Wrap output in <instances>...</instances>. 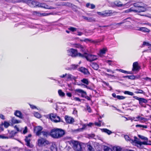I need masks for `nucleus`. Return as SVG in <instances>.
<instances>
[{"mask_svg": "<svg viewBox=\"0 0 151 151\" xmlns=\"http://www.w3.org/2000/svg\"><path fill=\"white\" fill-rule=\"evenodd\" d=\"M29 105L31 107L32 109H35L36 108V107L33 105H31L30 104H29Z\"/></svg>", "mask_w": 151, "mask_h": 151, "instance_id": "774afa93", "label": "nucleus"}, {"mask_svg": "<svg viewBox=\"0 0 151 151\" xmlns=\"http://www.w3.org/2000/svg\"><path fill=\"white\" fill-rule=\"evenodd\" d=\"M66 76H67L68 79H71L72 78L74 79L75 78L73 76L69 74H67Z\"/></svg>", "mask_w": 151, "mask_h": 151, "instance_id": "79ce46f5", "label": "nucleus"}, {"mask_svg": "<svg viewBox=\"0 0 151 151\" xmlns=\"http://www.w3.org/2000/svg\"><path fill=\"white\" fill-rule=\"evenodd\" d=\"M77 91L80 93H84L86 95V92L80 89H78L77 90Z\"/></svg>", "mask_w": 151, "mask_h": 151, "instance_id": "a18cd8bd", "label": "nucleus"}, {"mask_svg": "<svg viewBox=\"0 0 151 151\" xmlns=\"http://www.w3.org/2000/svg\"><path fill=\"white\" fill-rule=\"evenodd\" d=\"M138 30L142 31V32H149L150 30L147 28L145 27H141L139 28Z\"/></svg>", "mask_w": 151, "mask_h": 151, "instance_id": "6ab92c4d", "label": "nucleus"}, {"mask_svg": "<svg viewBox=\"0 0 151 151\" xmlns=\"http://www.w3.org/2000/svg\"><path fill=\"white\" fill-rule=\"evenodd\" d=\"M124 138L127 141H129L131 143L133 142V140L131 139L127 135H125Z\"/></svg>", "mask_w": 151, "mask_h": 151, "instance_id": "bb28decb", "label": "nucleus"}, {"mask_svg": "<svg viewBox=\"0 0 151 151\" xmlns=\"http://www.w3.org/2000/svg\"><path fill=\"white\" fill-rule=\"evenodd\" d=\"M56 115L53 114H51L50 115V118L52 121H53L56 116Z\"/></svg>", "mask_w": 151, "mask_h": 151, "instance_id": "72a5a7b5", "label": "nucleus"}, {"mask_svg": "<svg viewBox=\"0 0 151 151\" xmlns=\"http://www.w3.org/2000/svg\"><path fill=\"white\" fill-rule=\"evenodd\" d=\"M136 127H142L143 128H147V126L146 125H142L139 124H137L136 125Z\"/></svg>", "mask_w": 151, "mask_h": 151, "instance_id": "8fccbe9b", "label": "nucleus"}, {"mask_svg": "<svg viewBox=\"0 0 151 151\" xmlns=\"http://www.w3.org/2000/svg\"><path fill=\"white\" fill-rule=\"evenodd\" d=\"M126 77H127L129 79H134L135 78V76L133 75L130 76H127Z\"/></svg>", "mask_w": 151, "mask_h": 151, "instance_id": "603ef678", "label": "nucleus"}, {"mask_svg": "<svg viewBox=\"0 0 151 151\" xmlns=\"http://www.w3.org/2000/svg\"><path fill=\"white\" fill-rule=\"evenodd\" d=\"M125 118L127 120H131L132 122L133 121V119H134V120L135 119V117H133V118H131V117H129L128 118Z\"/></svg>", "mask_w": 151, "mask_h": 151, "instance_id": "13d9d810", "label": "nucleus"}, {"mask_svg": "<svg viewBox=\"0 0 151 151\" xmlns=\"http://www.w3.org/2000/svg\"><path fill=\"white\" fill-rule=\"evenodd\" d=\"M73 4L72 3L70 2H63L61 4L59 5V6H65L70 7L72 6Z\"/></svg>", "mask_w": 151, "mask_h": 151, "instance_id": "aec40b11", "label": "nucleus"}, {"mask_svg": "<svg viewBox=\"0 0 151 151\" xmlns=\"http://www.w3.org/2000/svg\"><path fill=\"white\" fill-rule=\"evenodd\" d=\"M83 55V57H85L88 61L90 62L95 60L97 58L96 56L88 54L86 53H84Z\"/></svg>", "mask_w": 151, "mask_h": 151, "instance_id": "423d86ee", "label": "nucleus"}, {"mask_svg": "<svg viewBox=\"0 0 151 151\" xmlns=\"http://www.w3.org/2000/svg\"><path fill=\"white\" fill-rule=\"evenodd\" d=\"M41 134L43 136L47 137V133L46 132H42Z\"/></svg>", "mask_w": 151, "mask_h": 151, "instance_id": "bf43d9fd", "label": "nucleus"}, {"mask_svg": "<svg viewBox=\"0 0 151 151\" xmlns=\"http://www.w3.org/2000/svg\"><path fill=\"white\" fill-rule=\"evenodd\" d=\"M78 66V65H72L71 66L70 68H68L67 70L74 69L77 68Z\"/></svg>", "mask_w": 151, "mask_h": 151, "instance_id": "7c9ffc66", "label": "nucleus"}, {"mask_svg": "<svg viewBox=\"0 0 151 151\" xmlns=\"http://www.w3.org/2000/svg\"><path fill=\"white\" fill-rule=\"evenodd\" d=\"M139 68L137 62H135L133 63L132 70H137Z\"/></svg>", "mask_w": 151, "mask_h": 151, "instance_id": "ddd939ff", "label": "nucleus"}, {"mask_svg": "<svg viewBox=\"0 0 151 151\" xmlns=\"http://www.w3.org/2000/svg\"><path fill=\"white\" fill-rule=\"evenodd\" d=\"M138 136L142 140H147L148 139L147 138L141 135H138Z\"/></svg>", "mask_w": 151, "mask_h": 151, "instance_id": "c03bdc74", "label": "nucleus"}, {"mask_svg": "<svg viewBox=\"0 0 151 151\" xmlns=\"http://www.w3.org/2000/svg\"><path fill=\"white\" fill-rule=\"evenodd\" d=\"M68 29L73 32L76 31L77 30V29L76 28L72 27H70L68 28Z\"/></svg>", "mask_w": 151, "mask_h": 151, "instance_id": "de8ad7c7", "label": "nucleus"}, {"mask_svg": "<svg viewBox=\"0 0 151 151\" xmlns=\"http://www.w3.org/2000/svg\"><path fill=\"white\" fill-rule=\"evenodd\" d=\"M75 47H82V46L80 45L79 44H77L75 45Z\"/></svg>", "mask_w": 151, "mask_h": 151, "instance_id": "0e129e2a", "label": "nucleus"}, {"mask_svg": "<svg viewBox=\"0 0 151 151\" xmlns=\"http://www.w3.org/2000/svg\"><path fill=\"white\" fill-rule=\"evenodd\" d=\"M106 70L108 72H111L113 73H114V71H112L110 69H106Z\"/></svg>", "mask_w": 151, "mask_h": 151, "instance_id": "69168bd1", "label": "nucleus"}, {"mask_svg": "<svg viewBox=\"0 0 151 151\" xmlns=\"http://www.w3.org/2000/svg\"><path fill=\"white\" fill-rule=\"evenodd\" d=\"M42 127L40 126H38L35 127L34 132L37 135L39 136L41 134Z\"/></svg>", "mask_w": 151, "mask_h": 151, "instance_id": "1a4fd4ad", "label": "nucleus"}, {"mask_svg": "<svg viewBox=\"0 0 151 151\" xmlns=\"http://www.w3.org/2000/svg\"><path fill=\"white\" fill-rule=\"evenodd\" d=\"M65 134L64 131L59 129H54L51 130L50 133L51 136L55 138H59Z\"/></svg>", "mask_w": 151, "mask_h": 151, "instance_id": "f03ea898", "label": "nucleus"}, {"mask_svg": "<svg viewBox=\"0 0 151 151\" xmlns=\"http://www.w3.org/2000/svg\"><path fill=\"white\" fill-rule=\"evenodd\" d=\"M107 50L106 48H104L100 50V55L105 54Z\"/></svg>", "mask_w": 151, "mask_h": 151, "instance_id": "f704fd0d", "label": "nucleus"}, {"mask_svg": "<svg viewBox=\"0 0 151 151\" xmlns=\"http://www.w3.org/2000/svg\"><path fill=\"white\" fill-rule=\"evenodd\" d=\"M86 127V126L85 125H83V127L81 128H79L78 129H76L74 130H73V132H81L83 131V129H84Z\"/></svg>", "mask_w": 151, "mask_h": 151, "instance_id": "393cba45", "label": "nucleus"}, {"mask_svg": "<svg viewBox=\"0 0 151 151\" xmlns=\"http://www.w3.org/2000/svg\"><path fill=\"white\" fill-rule=\"evenodd\" d=\"M65 119L66 122L71 124L74 121V119L71 117L66 116H65Z\"/></svg>", "mask_w": 151, "mask_h": 151, "instance_id": "9d476101", "label": "nucleus"}, {"mask_svg": "<svg viewBox=\"0 0 151 151\" xmlns=\"http://www.w3.org/2000/svg\"><path fill=\"white\" fill-rule=\"evenodd\" d=\"M97 13L99 15H101V16H103V17H104V12H97Z\"/></svg>", "mask_w": 151, "mask_h": 151, "instance_id": "052dcab7", "label": "nucleus"}, {"mask_svg": "<svg viewBox=\"0 0 151 151\" xmlns=\"http://www.w3.org/2000/svg\"><path fill=\"white\" fill-rule=\"evenodd\" d=\"M131 20V19L130 18H127L124 20L122 21V22H119V23H117V25H118V26H119L121 25V24H122L124 23H125L128 22H130V21Z\"/></svg>", "mask_w": 151, "mask_h": 151, "instance_id": "2eb2a0df", "label": "nucleus"}, {"mask_svg": "<svg viewBox=\"0 0 151 151\" xmlns=\"http://www.w3.org/2000/svg\"><path fill=\"white\" fill-rule=\"evenodd\" d=\"M82 96L83 97H84L86 99H87L88 100H91L90 98L88 96H83V95Z\"/></svg>", "mask_w": 151, "mask_h": 151, "instance_id": "338daca9", "label": "nucleus"}, {"mask_svg": "<svg viewBox=\"0 0 151 151\" xmlns=\"http://www.w3.org/2000/svg\"><path fill=\"white\" fill-rule=\"evenodd\" d=\"M73 146V148L76 151H81L83 144L78 141L72 140L71 142Z\"/></svg>", "mask_w": 151, "mask_h": 151, "instance_id": "20e7f679", "label": "nucleus"}, {"mask_svg": "<svg viewBox=\"0 0 151 151\" xmlns=\"http://www.w3.org/2000/svg\"><path fill=\"white\" fill-rule=\"evenodd\" d=\"M151 44H150L148 42H144L142 44V46L144 47V46L146 45L149 47L150 46Z\"/></svg>", "mask_w": 151, "mask_h": 151, "instance_id": "37998d69", "label": "nucleus"}, {"mask_svg": "<svg viewBox=\"0 0 151 151\" xmlns=\"http://www.w3.org/2000/svg\"><path fill=\"white\" fill-rule=\"evenodd\" d=\"M104 16H110L112 15V13L111 11H109L107 12H104Z\"/></svg>", "mask_w": 151, "mask_h": 151, "instance_id": "a878e982", "label": "nucleus"}, {"mask_svg": "<svg viewBox=\"0 0 151 151\" xmlns=\"http://www.w3.org/2000/svg\"><path fill=\"white\" fill-rule=\"evenodd\" d=\"M14 114L16 116L21 119H22L23 116L21 112L18 110L16 111L14 113Z\"/></svg>", "mask_w": 151, "mask_h": 151, "instance_id": "f8f14e48", "label": "nucleus"}, {"mask_svg": "<svg viewBox=\"0 0 151 151\" xmlns=\"http://www.w3.org/2000/svg\"><path fill=\"white\" fill-rule=\"evenodd\" d=\"M34 116L38 118H39L41 117L40 114L37 112H35L34 113Z\"/></svg>", "mask_w": 151, "mask_h": 151, "instance_id": "ea45409f", "label": "nucleus"}, {"mask_svg": "<svg viewBox=\"0 0 151 151\" xmlns=\"http://www.w3.org/2000/svg\"><path fill=\"white\" fill-rule=\"evenodd\" d=\"M104 151H113L112 149L107 146H105L104 147Z\"/></svg>", "mask_w": 151, "mask_h": 151, "instance_id": "2f4dec72", "label": "nucleus"}, {"mask_svg": "<svg viewBox=\"0 0 151 151\" xmlns=\"http://www.w3.org/2000/svg\"><path fill=\"white\" fill-rule=\"evenodd\" d=\"M28 3L30 6L32 7L38 6L48 9H55L53 7L50 6L45 4L40 3L36 1L30 0L29 1Z\"/></svg>", "mask_w": 151, "mask_h": 151, "instance_id": "f257e3e1", "label": "nucleus"}, {"mask_svg": "<svg viewBox=\"0 0 151 151\" xmlns=\"http://www.w3.org/2000/svg\"><path fill=\"white\" fill-rule=\"evenodd\" d=\"M134 121H141L142 122H145L147 121V119L143 117H141L140 116H138L135 118V119Z\"/></svg>", "mask_w": 151, "mask_h": 151, "instance_id": "dca6fc26", "label": "nucleus"}, {"mask_svg": "<svg viewBox=\"0 0 151 151\" xmlns=\"http://www.w3.org/2000/svg\"><path fill=\"white\" fill-rule=\"evenodd\" d=\"M51 14V13L48 14V13H42V14L40 13L39 16L41 17V16H46L49 15Z\"/></svg>", "mask_w": 151, "mask_h": 151, "instance_id": "49530a36", "label": "nucleus"}, {"mask_svg": "<svg viewBox=\"0 0 151 151\" xmlns=\"http://www.w3.org/2000/svg\"><path fill=\"white\" fill-rule=\"evenodd\" d=\"M27 127H25L24 128V130L23 131V133L24 134H26L27 132Z\"/></svg>", "mask_w": 151, "mask_h": 151, "instance_id": "6e6d98bb", "label": "nucleus"}, {"mask_svg": "<svg viewBox=\"0 0 151 151\" xmlns=\"http://www.w3.org/2000/svg\"><path fill=\"white\" fill-rule=\"evenodd\" d=\"M134 142L140 145H141V142L139 140H136L135 139L133 141V142Z\"/></svg>", "mask_w": 151, "mask_h": 151, "instance_id": "3c124183", "label": "nucleus"}, {"mask_svg": "<svg viewBox=\"0 0 151 151\" xmlns=\"http://www.w3.org/2000/svg\"><path fill=\"white\" fill-rule=\"evenodd\" d=\"M135 9L133 7L131 8L130 9V11H133L135 13L144 12L146 11V9L143 6V4L142 3L137 2L133 4Z\"/></svg>", "mask_w": 151, "mask_h": 151, "instance_id": "7ed1b4c3", "label": "nucleus"}, {"mask_svg": "<svg viewBox=\"0 0 151 151\" xmlns=\"http://www.w3.org/2000/svg\"><path fill=\"white\" fill-rule=\"evenodd\" d=\"M74 99L76 101H81V99L78 97H75Z\"/></svg>", "mask_w": 151, "mask_h": 151, "instance_id": "680f3d73", "label": "nucleus"}, {"mask_svg": "<svg viewBox=\"0 0 151 151\" xmlns=\"http://www.w3.org/2000/svg\"><path fill=\"white\" fill-rule=\"evenodd\" d=\"M87 110L89 112H91V109L90 107L88 105H87Z\"/></svg>", "mask_w": 151, "mask_h": 151, "instance_id": "4d7b16f0", "label": "nucleus"}, {"mask_svg": "<svg viewBox=\"0 0 151 151\" xmlns=\"http://www.w3.org/2000/svg\"><path fill=\"white\" fill-rule=\"evenodd\" d=\"M133 98L136 99L138 100L139 104L142 106L143 103H146L147 102V100L143 98H139L137 96H134Z\"/></svg>", "mask_w": 151, "mask_h": 151, "instance_id": "0eeeda50", "label": "nucleus"}, {"mask_svg": "<svg viewBox=\"0 0 151 151\" xmlns=\"http://www.w3.org/2000/svg\"><path fill=\"white\" fill-rule=\"evenodd\" d=\"M114 4L118 7H122L123 6L125 5V4H122L120 1H115L114 2Z\"/></svg>", "mask_w": 151, "mask_h": 151, "instance_id": "f3484780", "label": "nucleus"}, {"mask_svg": "<svg viewBox=\"0 0 151 151\" xmlns=\"http://www.w3.org/2000/svg\"><path fill=\"white\" fill-rule=\"evenodd\" d=\"M92 68L95 70H97L99 68L98 65L96 63H93L91 65Z\"/></svg>", "mask_w": 151, "mask_h": 151, "instance_id": "b1692460", "label": "nucleus"}, {"mask_svg": "<svg viewBox=\"0 0 151 151\" xmlns=\"http://www.w3.org/2000/svg\"><path fill=\"white\" fill-rule=\"evenodd\" d=\"M31 137V135L29 134L28 136L26 137L25 140L26 143V145L30 147H31L32 146L30 145V137Z\"/></svg>", "mask_w": 151, "mask_h": 151, "instance_id": "9b49d317", "label": "nucleus"}, {"mask_svg": "<svg viewBox=\"0 0 151 151\" xmlns=\"http://www.w3.org/2000/svg\"><path fill=\"white\" fill-rule=\"evenodd\" d=\"M33 14L34 15H37L39 16L40 13L37 11H34L33 12Z\"/></svg>", "mask_w": 151, "mask_h": 151, "instance_id": "5fc2aeb1", "label": "nucleus"}, {"mask_svg": "<svg viewBox=\"0 0 151 151\" xmlns=\"http://www.w3.org/2000/svg\"><path fill=\"white\" fill-rule=\"evenodd\" d=\"M67 53L69 56L72 57H76L79 56L81 57H83V55L80 53H78L77 50L73 48L67 50Z\"/></svg>", "mask_w": 151, "mask_h": 151, "instance_id": "39448f33", "label": "nucleus"}, {"mask_svg": "<svg viewBox=\"0 0 151 151\" xmlns=\"http://www.w3.org/2000/svg\"><path fill=\"white\" fill-rule=\"evenodd\" d=\"M87 147L89 151H94V149L93 147L90 145H88Z\"/></svg>", "mask_w": 151, "mask_h": 151, "instance_id": "473e14b6", "label": "nucleus"}, {"mask_svg": "<svg viewBox=\"0 0 151 151\" xmlns=\"http://www.w3.org/2000/svg\"><path fill=\"white\" fill-rule=\"evenodd\" d=\"M82 17L84 19L87 20L88 22H95V19L92 17H88L84 16Z\"/></svg>", "mask_w": 151, "mask_h": 151, "instance_id": "a211bd4d", "label": "nucleus"}, {"mask_svg": "<svg viewBox=\"0 0 151 151\" xmlns=\"http://www.w3.org/2000/svg\"><path fill=\"white\" fill-rule=\"evenodd\" d=\"M53 121L55 122H59L60 121V118L58 116H56Z\"/></svg>", "mask_w": 151, "mask_h": 151, "instance_id": "58836bf2", "label": "nucleus"}, {"mask_svg": "<svg viewBox=\"0 0 151 151\" xmlns=\"http://www.w3.org/2000/svg\"><path fill=\"white\" fill-rule=\"evenodd\" d=\"M81 81L82 82L87 85L88 84L89 82L88 79H87L84 78L83 79L81 80Z\"/></svg>", "mask_w": 151, "mask_h": 151, "instance_id": "c756f323", "label": "nucleus"}, {"mask_svg": "<svg viewBox=\"0 0 151 151\" xmlns=\"http://www.w3.org/2000/svg\"><path fill=\"white\" fill-rule=\"evenodd\" d=\"M38 142L40 145H48L50 143L48 141L43 138L39 139Z\"/></svg>", "mask_w": 151, "mask_h": 151, "instance_id": "6e6552de", "label": "nucleus"}, {"mask_svg": "<svg viewBox=\"0 0 151 151\" xmlns=\"http://www.w3.org/2000/svg\"><path fill=\"white\" fill-rule=\"evenodd\" d=\"M50 148L52 151H57V148L55 142H52L51 143Z\"/></svg>", "mask_w": 151, "mask_h": 151, "instance_id": "4468645a", "label": "nucleus"}, {"mask_svg": "<svg viewBox=\"0 0 151 151\" xmlns=\"http://www.w3.org/2000/svg\"><path fill=\"white\" fill-rule=\"evenodd\" d=\"M135 93H144V92L141 90L138 89L137 91H136Z\"/></svg>", "mask_w": 151, "mask_h": 151, "instance_id": "864d4df0", "label": "nucleus"}, {"mask_svg": "<svg viewBox=\"0 0 151 151\" xmlns=\"http://www.w3.org/2000/svg\"><path fill=\"white\" fill-rule=\"evenodd\" d=\"M12 123L15 124L20 123L21 122V121L18 120L15 118L13 117L12 119Z\"/></svg>", "mask_w": 151, "mask_h": 151, "instance_id": "5701e85b", "label": "nucleus"}, {"mask_svg": "<svg viewBox=\"0 0 151 151\" xmlns=\"http://www.w3.org/2000/svg\"><path fill=\"white\" fill-rule=\"evenodd\" d=\"M86 6L88 8H90L91 9H94L95 7V6L93 4H90L89 3H87L86 4Z\"/></svg>", "mask_w": 151, "mask_h": 151, "instance_id": "412c9836", "label": "nucleus"}, {"mask_svg": "<svg viewBox=\"0 0 151 151\" xmlns=\"http://www.w3.org/2000/svg\"><path fill=\"white\" fill-rule=\"evenodd\" d=\"M103 131L104 132L108 134H110L112 133V132L111 131L106 129H103Z\"/></svg>", "mask_w": 151, "mask_h": 151, "instance_id": "e433bc0d", "label": "nucleus"}, {"mask_svg": "<svg viewBox=\"0 0 151 151\" xmlns=\"http://www.w3.org/2000/svg\"><path fill=\"white\" fill-rule=\"evenodd\" d=\"M125 97L123 96H117L116 98L119 100L121 99H124L125 98Z\"/></svg>", "mask_w": 151, "mask_h": 151, "instance_id": "09e8293b", "label": "nucleus"}, {"mask_svg": "<svg viewBox=\"0 0 151 151\" xmlns=\"http://www.w3.org/2000/svg\"><path fill=\"white\" fill-rule=\"evenodd\" d=\"M124 93L125 94H128L131 96H133L134 95V93L133 92H130L128 91H125L124 92Z\"/></svg>", "mask_w": 151, "mask_h": 151, "instance_id": "4c0bfd02", "label": "nucleus"}, {"mask_svg": "<svg viewBox=\"0 0 151 151\" xmlns=\"http://www.w3.org/2000/svg\"><path fill=\"white\" fill-rule=\"evenodd\" d=\"M80 70L81 71L85 74H87L89 73L87 69L84 68H81Z\"/></svg>", "mask_w": 151, "mask_h": 151, "instance_id": "cd10ccee", "label": "nucleus"}, {"mask_svg": "<svg viewBox=\"0 0 151 151\" xmlns=\"http://www.w3.org/2000/svg\"><path fill=\"white\" fill-rule=\"evenodd\" d=\"M113 149L114 151H122L121 148L119 146L114 147Z\"/></svg>", "mask_w": 151, "mask_h": 151, "instance_id": "c9c22d12", "label": "nucleus"}, {"mask_svg": "<svg viewBox=\"0 0 151 151\" xmlns=\"http://www.w3.org/2000/svg\"><path fill=\"white\" fill-rule=\"evenodd\" d=\"M3 124L4 127L6 128H7L10 125L9 123L6 121L4 122V123Z\"/></svg>", "mask_w": 151, "mask_h": 151, "instance_id": "a19ab883", "label": "nucleus"}, {"mask_svg": "<svg viewBox=\"0 0 151 151\" xmlns=\"http://www.w3.org/2000/svg\"><path fill=\"white\" fill-rule=\"evenodd\" d=\"M58 93L60 96L63 97L65 96V93L62 91L60 89L58 91Z\"/></svg>", "mask_w": 151, "mask_h": 151, "instance_id": "c85d7f7f", "label": "nucleus"}, {"mask_svg": "<svg viewBox=\"0 0 151 151\" xmlns=\"http://www.w3.org/2000/svg\"><path fill=\"white\" fill-rule=\"evenodd\" d=\"M81 41H83L86 42H91L93 43H98V42H99L98 41H93L91 40H90L89 39H85L84 40H82Z\"/></svg>", "mask_w": 151, "mask_h": 151, "instance_id": "4be33fe9", "label": "nucleus"}, {"mask_svg": "<svg viewBox=\"0 0 151 151\" xmlns=\"http://www.w3.org/2000/svg\"><path fill=\"white\" fill-rule=\"evenodd\" d=\"M148 145V143L146 141H144L143 142H141V145Z\"/></svg>", "mask_w": 151, "mask_h": 151, "instance_id": "e2e57ef3", "label": "nucleus"}]
</instances>
